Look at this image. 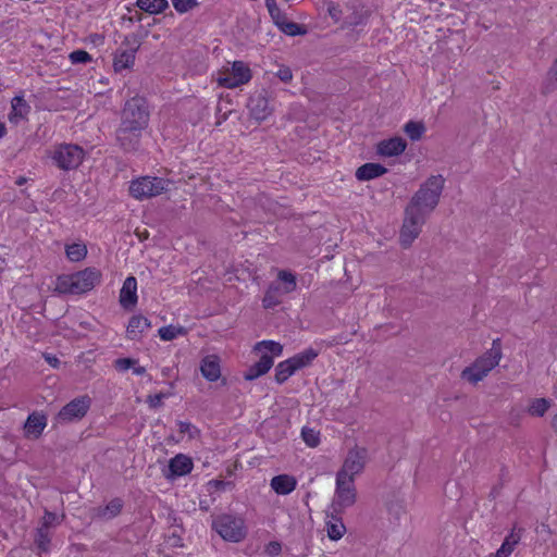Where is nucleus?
Listing matches in <instances>:
<instances>
[{"label": "nucleus", "instance_id": "4468645a", "mask_svg": "<svg viewBox=\"0 0 557 557\" xmlns=\"http://www.w3.org/2000/svg\"><path fill=\"white\" fill-rule=\"evenodd\" d=\"M248 108L251 117L257 121H263L272 113L270 101L263 92L251 96L249 98Z\"/></svg>", "mask_w": 557, "mask_h": 557}, {"label": "nucleus", "instance_id": "e2e57ef3", "mask_svg": "<svg viewBox=\"0 0 557 557\" xmlns=\"http://www.w3.org/2000/svg\"><path fill=\"white\" fill-rule=\"evenodd\" d=\"M213 483H214L218 487H221V485H224V482H223V481H213Z\"/></svg>", "mask_w": 557, "mask_h": 557}, {"label": "nucleus", "instance_id": "680f3d73", "mask_svg": "<svg viewBox=\"0 0 557 557\" xmlns=\"http://www.w3.org/2000/svg\"><path fill=\"white\" fill-rule=\"evenodd\" d=\"M552 426L557 431V413L554 416L552 420Z\"/></svg>", "mask_w": 557, "mask_h": 557}, {"label": "nucleus", "instance_id": "a19ab883", "mask_svg": "<svg viewBox=\"0 0 557 557\" xmlns=\"http://www.w3.org/2000/svg\"><path fill=\"white\" fill-rule=\"evenodd\" d=\"M278 278L281 282H283L285 284L284 290H283L285 294H288L296 288V277L290 272L281 271L278 273Z\"/></svg>", "mask_w": 557, "mask_h": 557}, {"label": "nucleus", "instance_id": "f704fd0d", "mask_svg": "<svg viewBox=\"0 0 557 557\" xmlns=\"http://www.w3.org/2000/svg\"><path fill=\"white\" fill-rule=\"evenodd\" d=\"M550 407V401L546 398H535L531 401L528 412L534 417H543Z\"/></svg>", "mask_w": 557, "mask_h": 557}, {"label": "nucleus", "instance_id": "2f4dec72", "mask_svg": "<svg viewBox=\"0 0 557 557\" xmlns=\"http://www.w3.org/2000/svg\"><path fill=\"white\" fill-rule=\"evenodd\" d=\"M296 372V369L292 362L287 359L280 362L275 368V381L278 384H283L289 376Z\"/></svg>", "mask_w": 557, "mask_h": 557}, {"label": "nucleus", "instance_id": "7c9ffc66", "mask_svg": "<svg viewBox=\"0 0 557 557\" xmlns=\"http://www.w3.org/2000/svg\"><path fill=\"white\" fill-rule=\"evenodd\" d=\"M65 253L70 261L78 262L86 258L87 247L84 244L74 243L65 247Z\"/></svg>", "mask_w": 557, "mask_h": 557}, {"label": "nucleus", "instance_id": "13d9d810", "mask_svg": "<svg viewBox=\"0 0 557 557\" xmlns=\"http://www.w3.org/2000/svg\"><path fill=\"white\" fill-rule=\"evenodd\" d=\"M132 368H133V372H134L135 374H137V375H143V374H145V373H146V369H145V367H140V366H138V367H132Z\"/></svg>", "mask_w": 557, "mask_h": 557}, {"label": "nucleus", "instance_id": "49530a36", "mask_svg": "<svg viewBox=\"0 0 557 557\" xmlns=\"http://www.w3.org/2000/svg\"><path fill=\"white\" fill-rule=\"evenodd\" d=\"M135 363L136 360L132 358H119L114 361L115 369L119 371H126L134 367Z\"/></svg>", "mask_w": 557, "mask_h": 557}, {"label": "nucleus", "instance_id": "a18cd8bd", "mask_svg": "<svg viewBox=\"0 0 557 557\" xmlns=\"http://www.w3.org/2000/svg\"><path fill=\"white\" fill-rule=\"evenodd\" d=\"M123 508V502L121 498H114L106 506V511L110 513L111 517L117 516Z\"/></svg>", "mask_w": 557, "mask_h": 557}, {"label": "nucleus", "instance_id": "bb28decb", "mask_svg": "<svg viewBox=\"0 0 557 557\" xmlns=\"http://www.w3.org/2000/svg\"><path fill=\"white\" fill-rule=\"evenodd\" d=\"M319 352L313 348H308L288 360L292 362L296 371L308 367L318 357Z\"/></svg>", "mask_w": 557, "mask_h": 557}, {"label": "nucleus", "instance_id": "4c0bfd02", "mask_svg": "<svg viewBox=\"0 0 557 557\" xmlns=\"http://www.w3.org/2000/svg\"><path fill=\"white\" fill-rule=\"evenodd\" d=\"M326 532L327 536L332 541H338L343 537L344 533L346 532V527L343 523V521H336V523H331L326 521Z\"/></svg>", "mask_w": 557, "mask_h": 557}, {"label": "nucleus", "instance_id": "412c9836", "mask_svg": "<svg viewBox=\"0 0 557 557\" xmlns=\"http://www.w3.org/2000/svg\"><path fill=\"white\" fill-rule=\"evenodd\" d=\"M273 366V357L264 354L261 356L259 361L250 366L247 371L244 373V379L246 381H252L258 379L259 376L265 374Z\"/></svg>", "mask_w": 557, "mask_h": 557}, {"label": "nucleus", "instance_id": "7ed1b4c3", "mask_svg": "<svg viewBox=\"0 0 557 557\" xmlns=\"http://www.w3.org/2000/svg\"><path fill=\"white\" fill-rule=\"evenodd\" d=\"M444 183L442 175H432L420 186L408 205L430 214L438 205Z\"/></svg>", "mask_w": 557, "mask_h": 557}, {"label": "nucleus", "instance_id": "aec40b11", "mask_svg": "<svg viewBox=\"0 0 557 557\" xmlns=\"http://www.w3.org/2000/svg\"><path fill=\"white\" fill-rule=\"evenodd\" d=\"M524 529L513 527L511 532L505 537L502 546L497 549L495 557H509L519 544Z\"/></svg>", "mask_w": 557, "mask_h": 557}, {"label": "nucleus", "instance_id": "4d7b16f0", "mask_svg": "<svg viewBox=\"0 0 557 557\" xmlns=\"http://www.w3.org/2000/svg\"><path fill=\"white\" fill-rule=\"evenodd\" d=\"M190 428H191V424L189 422H185V421L178 422V430L181 433L189 432Z\"/></svg>", "mask_w": 557, "mask_h": 557}, {"label": "nucleus", "instance_id": "393cba45", "mask_svg": "<svg viewBox=\"0 0 557 557\" xmlns=\"http://www.w3.org/2000/svg\"><path fill=\"white\" fill-rule=\"evenodd\" d=\"M30 107L22 96H16L12 99V111L9 115L11 122L17 123L20 120L25 119L29 113Z\"/></svg>", "mask_w": 557, "mask_h": 557}, {"label": "nucleus", "instance_id": "052dcab7", "mask_svg": "<svg viewBox=\"0 0 557 557\" xmlns=\"http://www.w3.org/2000/svg\"><path fill=\"white\" fill-rule=\"evenodd\" d=\"M5 134V125L0 122V138H2Z\"/></svg>", "mask_w": 557, "mask_h": 557}, {"label": "nucleus", "instance_id": "6e6d98bb", "mask_svg": "<svg viewBox=\"0 0 557 557\" xmlns=\"http://www.w3.org/2000/svg\"><path fill=\"white\" fill-rule=\"evenodd\" d=\"M330 510L331 511L326 513V516L329 518L327 522L336 523V521H342V517H341L342 512L334 511L331 508H330Z\"/></svg>", "mask_w": 557, "mask_h": 557}, {"label": "nucleus", "instance_id": "6ab92c4d", "mask_svg": "<svg viewBox=\"0 0 557 557\" xmlns=\"http://www.w3.org/2000/svg\"><path fill=\"white\" fill-rule=\"evenodd\" d=\"M47 425V417L44 413L33 412L28 416L24 431L26 436L38 438Z\"/></svg>", "mask_w": 557, "mask_h": 557}, {"label": "nucleus", "instance_id": "37998d69", "mask_svg": "<svg viewBox=\"0 0 557 557\" xmlns=\"http://www.w3.org/2000/svg\"><path fill=\"white\" fill-rule=\"evenodd\" d=\"M174 9L180 13H185L198 5L197 0H172Z\"/></svg>", "mask_w": 557, "mask_h": 557}, {"label": "nucleus", "instance_id": "8fccbe9b", "mask_svg": "<svg viewBox=\"0 0 557 557\" xmlns=\"http://www.w3.org/2000/svg\"><path fill=\"white\" fill-rule=\"evenodd\" d=\"M388 512L393 515L397 520L400 518V516L405 512V508L403 504L395 502L391 503L388 505Z\"/></svg>", "mask_w": 557, "mask_h": 557}, {"label": "nucleus", "instance_id": "473e14b6", "mask_svg": "<svg viewBox=\"0 0 557 557\" xmlns=\"http://www.w3.org/2000/svg\"><path fill=\"white\" fill-rule=\"evenodd\" d=\"M404 132L413 141L420 140L425 132L423 122L409 121L404 126Z\"/></svg>", "mask_w": 557, "mask_h": 557}, {"label": "nucleus", "instance_id": "dca6fc26", "mask_svg": "<svg viewBox=\"0 0 557 557\" xmlns=\"http://www.w3.org/2000/svg\"><path fill=\"white\" fill-rule=\"evenodd\" d=\"M137 281L134 276H128L120 292V304L123 308L129 309L137 304Z\"/></svg>", "mask_w": 557, "mask_h": 557}, {"label": "nucleus", "instance_id": "a878e982", "mask_svg": "<svg viewBox=\"0 0 557 557\" xmlns=\"http://www.w3.org/2000/svg\"><path fill=\"white\" fill-rule=\"evenodd\" d=\"M150 326V322L146 317L134 315L127 325V334L131 339H136L146 329Z\"/></svg>", "mask_w": 557, "mask_h": 557}, {"label": "nucleus", "instance_id": "c9c22d12", "mask_svg": "<svg viewBox=\"0 0 557 557\" xmlns=\"http://www.w3.org/2000/svg\"><path fill=\"white\" fill-rule=\"evenodd\" d=\"M35 543L40 552H48L50 546V533L47 528H38L35 535Z\"/></svg>", "mask_w": 557, "mask_h": 557}, {"label": "nucleus", "instance_id": "a211bd4d", "mask_svg": "<svg viewBox=\"0 0 557 557\" xmlns=\"http://www.w3.org/2000/svg\"><path fill=\"white\" fill-rule=\"evenodd\" d=\"M407 143L401 137H393L386 140H382L377 145V152L384 157L399 156L405 151Z\"/></svg>", "mask_w": 557, "mask_h": 557}, {"label": "nucleus", "instance_id": "09e8293b", "mask_svg": "<svg viewBox=\"0 0 557 557\" xmlns=\"http://www.w3.org/2000/svg\"><path fill=\"white\" fill-rule=\"evenodd\" d=\"M276 76L283 82V83H289L293 79V73L292 70L288 66H281L280 70L276 73Z\"/></svg>", "mask_w": 557, "mask_h": 557}, {"label": "nucleus", "instance_id": "f8f14e48", "mask_svg": "<svg viewBox=\"0 0 557 557\" xmlns=\"http://www.w3.org/2000/svg\"><path fill=\"white\" fill-rule=\"evenodd\" d=\"M367 454L368 451L366 448L356 447L350 449L337 474L355 479V475L360 473L364 468Z\"/></svg>", "mask_w": 557, "mask_h": 557}, {"label": "nucleus", "instance_id": "2eb2a0df", "mask_svg": "<svg viewBox=\"0 0 557 557\" xmlns=\"http://www.w3.org/2000/svg\"><path fill=\"white\" fill-rule=\"evenodd\" d=\"M194 463L190 457L184 454H177L169 462V474H165L168 479L183 476L188 474L193 470Z\"/></svg>", "mask_w": 557, "mask_h": 557}, {"label": "nucleus", "instance_id": "6e6552de", "mask_svg": "<svg viewBox=\"0 0 557 557\" xmlns=\"http://www.w3.org/2000/svg\"><path fill=\"white\" fill-rule=\"evenodd\" d=\"M169 184L161 177L144 176L131 183L129 193L136 199L151 198L166 191Z\"/></svg>", "mask_w": 557, "mask_h": 557}, {"label": "nucleus", "instance_id": "20e7f679", "mask_svg": "<svg viewBox=\"0 0 557 557\" xmlns=\"http://www.w3.org/2000/svg\"><path fill=\"white\" fill-rule=\"evenodd\" d=\"M211 527L224 541L233 543L243 541L247 534L244 520L228 513L214 517Z\"/></svg>", "mask_w": 557, "mask_h": 557}, {"label": "nucleus", "instance_id": "58836bf2", "mask_svg": "<svg viewBox=\"0 0 557 557\" xmlns=\"http://www.w3.org/2000/svg\"><path fill=\"white\" fill-rule=\"evenodd\" d=\"M186 331L182 326L168 325L162 326L159 330V335L163 341H172L177 337V335L185 334Z\"/></svg>", "mask_w": 557, "mask_h": 557}, {"label": "nucleus", "instance_id": "cd10ccee", "mask_svg": "<svg viewBox=\"0 0 557 557\" xmlns=\"http://www.w3.org/2000/svg\"><path fill=\"white\" fill-rule=\"evenodd\" d=\"M136 5L149 14H159L169 8V2L166 0H137Z\"/></svg>", "mask_w": 557, "mask_h": 557}, {"label": "nucleus", "instance_id": "72a5a7b5", "mask_svg": "<svg viewBox=\"0 0 557 557\" xmlns=\"http://www.w3.org/2000/svg\"><path fill=\"white\" fill-rule=\"evenodd\" d=\"M265 7L269 11L271 18L273 20L274 24L277 27H280L284 22L287 21L286 15L277 7V3L275 0H265Z\"/></svg>", "mask_w": 557, "mask_h": 557}, {"label": "nucleus", "instance_id": "e433bc0d", "mask_svg": "<svg viewBox=\"0 0 557 557\" xmlns=\"http://www.w3.org/2000/svg\"><path fill=\"white\" fill-rule=\"evenodd\" d=\"M278 29L288 36H298L305 35L307 29L304 25L297 24L295 22L286 21L284 22Z\"/></svg>", "mask_w": 557, "mask_h": 557}, {"label": "nucleus", "instance_id": "1a4fd4ad", "mask_svg": "<svg viewBox=\"0 0 557 557\" xmlns=\"http://www.w3.org/2000/svg\"><path fill=\"white\" fill-rule=\"evenodd\" d=\"M355 480L351 476H344L336 474V490L335 496L331 504V509L337 512H343L347 507L356 503V488Z\"/></svg>", "mask_w": 557, "mask_h": 557}, {"label": "nucleus", "instance_id": "f3484780", "mask_svg": "<svg viewBox=\"0 0 557 557\" xmlns=\"http://www.w3.org/2000/svg\"><path fill=\"white\" fill-rule=\"evenodd\" d=\"M200 372L206 380L218 381L221 376L220 358L215 355L203 357L200 361Z\"/></svg>", "mask_w": 557, "mask_h": 557}, {"label": "nucleus", "instance_id": "423d86ee", "mask_svg": "<svg viewBox=\"0 0 557 557\" xmlns=\"http://www.w3.org/2000/svg\"><path fill=\"white\" fill-rule=\"evenodd\" d=\"M428 215L420 211V209H414V207L407 205L399 237L404 248L410 247L412 242L419 236Z\"/></svg>", "mask_w": 557, "mask_h": 557}, {"label": "nucleus", "instance_id": "3c124183", "mask_svg": "<svg viewBox=\"0 0 557 557\" xmlns=\"http://www.w3.org/2000/svg\"><path fill=\"white\" fill-rule=\"evenodd\" d=\"M281 550H282V545H281V543L276 542V541L270 542L265 547V552L270 556H276L281 553Z\"/></svg>", "mask_w": 557, "mask_h": 557}, {"label": "nucleus", "instance_id": "9d476101", "mask_svg": "<svg viewBox=\"0 0 557 557\" xmlns=\"http://www.w3.org/2000/svg\"><path fill=\"white\" fill-rule=\"evenodd\" d=\"M146 128L139 126L124 125L120 123L115 132V139L124 152L137 151L140 147L143 132Z\"/></svg>", "mask_w": 557, "mask_h": 557}, {"label": "nucleus", "instance_id": "4be33fe9", "mask_svg": "<svg viewBox=\"0 0 557 557\" xmlns=\"http://www.w3.org/2000/svg\"><path fill=\"white\" fill-rule=\"evenodd\" d=\"M270 485L275 493L280 495H287L296 488L297 481L292 475L280 474L271 480Z\"/></svg>", "mask_w": 557, "mask_h": 557}, {"label": "nucleus", "instance_id": "5fc2aeb1", "mask_svg": "<svg viewBox=\"0 0 557 557\" xmlns=\"http://www.w3.org/2000/svg\"><path fill=\"white\" fill-rule=\"evenodd\" d=\"M44 359L54 369L59 368L60 360L51 354L45 352L42 354Z\"/></svg>", "mask_w": 557, "mask_h": 557}, {"label": "nucleus", "instance_id": "ddd939ff", "mask_svg": "<svg viewBox=\"0 0 557 557\" xmlns=\"http://www.w3.org/2000/svg\"><path fill=\"white\" fill-rule=\"evenodd\" d=\"M251 79V71L243 61H235L230 73L219 79L220 85L226 88H235Z\"/></svg>", "mask_w": 557, "mask_h": 557}, {"label": "nucleus", "instance_id": "79ce46f5", "mask_svg": "<svg viewBox=\"0 0 557 557\" xmlns=\"http://www.w3.org/2000/svg\"><path fill=\"white\" fill-rule=\"evenodd\" d=\"M302 440L310 447H315L320 443L319 433H317L313 429L304 428L301 431Z\"/></svg>", "mask_w": 557, "mask_h": 557}, {"label": "nucleus", "instance_id": "39448f33", "mask_svg": "<svg viewBox=\"0 0 557 557\" xmlns=\"http://www.w3.org/2000/svg\"><path fill=\"white\" fill-rule=\"evenodd\" d=\"M149 116L150 113L146 99L143 97H133L124 104L121 112V123L147 128Z\"/></svg>", "mask_w": 557, "mask_h": 557}, {"label": "nucleus", "instance_id": "c85d7f7f", "mask_svg": "<svg viewBox=\"0 0 557 557\" xmlns=\"http://www.w3.org/2000/svg\"><path fill=\"white\" fill-rule=\"evenodd\" d=\"M282 288L280 284H272L267 289L262 299L263 307L265 309H273L282 302L281 300Z\"/></svg>", "mask_w": 557, "mask_h": 557}, {"label": "nucleus", "instance_id": "c03bdc74", "mask_svg": "<svg viewBox=\"0 0 557 557\" xmlns=\"http://www.w3.org/2000/svg\"><path fill=\"white\" fill-rule=\"evenodd\" d=\"M70 60L73 64L87 63L91 61V55L85 50H75L70 53Z\"/></svg>", "mask_w": 557, "mask_h": 557}, {"label": "nucleus", "instance_id": "9b49d317", "mask_svg": "<svg viewBox=\"0 0 557 557\" xmlns=\"http://www.w3.org/2000/svg\"><path fill=\"white\" fill-rule=\"evenodd\" d=\"M89 407L90 398L88 396L74 398L59 411L57 420L59 422H72L74 420H79L85 417Z\"/></svg>", "mask_w": 557, "mask_h": 557}, {"label": "nucleus", "instance_id": "bf43d9fd", "mask_svg": "<svg viewBox=\"0 0 557 557\" xmlns=\"http://www.w3.org/2000/svg\"><path fill=\"white\" fill-rule=\"evenodd\" d=\"M26 181H27V180H26V177H24V176H20V177L15 181V184H16V185H18V186H21V185L25 184V183H26Z\"/></svg>", "mask_w": 557, "mask_h": 557}, {"label": "nucleus", "instance_id": "864d4df0", "mask_svg": "<svg viewBox=\"0 0 557 557\" xmlns=\"http://www.w3.org/2000/svg\"><path fill=\"white\" fill-rule=\"evenodd\" d=\"M327 11H329L330 16L332 18H334L335 21H338L342 16V10L339 9V7L337 4H334L333 2H331L329 4Z\"/></svg>", "mask_w": 557, "mask_h": 557}, {"label": "nucleus", "instance_id": "f03ea898", "mask_svg": "<svg viewBox=\"0 0 557 557\" xmlns=\"http://www.w3.org/2000/svg\"><path fill=\"white\" fill-rule=\"evenodd\" d=\"M502 342L496 338L492 343V347L479 357L471 366L465 368L461 372V379L476 384L482 381L502 359Z\"/></svg>", "mask_w": 557, "mask_h": 557}, {"label": "nucleus", "instance_id": "0e129e2a", "mask_svg": "<svg viewBox=\"0 0 557 557\" xmlns=\"http://www.w3.org/2000/svg\"><path fill=\"white\" fill-rule=\"evenodd\" d=\"M222 384H223V385H225V384H226V380H225V379H223V380H222Z\"/></svg>", "mask_w": 557, "mask_h": 557}, {"label": "nucleus", "instance_id": "c756f323", "mask_svg": "<svg viewBox=\"0 0 557 557\" xmlns=\"http://www.w3.org/2000/svg\"><path fill=\"white\" fill-rule=\"evenodd\" d=\"M557 89V58L549 67L542 85V94L549 95Z\"/></svg>", "mask_w": 557, "mask_h": 557}, {"label": "nucleus", "instance_id": "ea45409f", "mask_svg": "<svg viewBox=\"0 0 557 557\" xmlns=\"http://www.w3.org/2000/svg\"><path fill=\"white\" fill-rule=\"evenodd\" d=\"M255 349L261 350L265 349L271 352L273 356H281L283 352V346L274 341H262L256 344Z\"/></svg>", "mask_w": 557, "mask_h": 557}, {"label": "nucleus", "instance_id": "b1692460", "mask_svg": "<svg viewBox=\"0 0 557 557\" xmlns=\"http://www.w3.org/2000/svg\"><path fill=\"white\" fill-rule=\"evenodd\" d=\"M137 47H132L126 50L119 51L114 57L113 66L116 72L129 69L133 66L135 61V53L137 51Z\"/></svg>", "mask_w": 557, "mask_h": 557}, {"label": "nucleus", "instance_id": "f257e3e1", "mask_svg": "<svg viewBox=\"0 0 557 557\" xmlns=\"http://www.w3.org/2000/svg\"><path fill=\"white\" fill-rule=\"evenodd\" d=\"M100 278L101 273L95 268H86L70 275H60L57 278L55 292L59 294L81 295L91 290L100 283Z\"/></svg>", "mask_w": 557, "mask_h": 557}, {"label": "nucleus", "instance_id": "603ef678", "mask_svg": "<svg viewBox=\"0 0 557 557\" xmlns=\"http://www.w3.org/2000/svg\"><path fill=\"white\" fill-rule=\"evenodd\" d=\"M57 521V515L50 511H46L45 516L42 518V524L41 528L49 529L50 525H52Z\"/></svg>", "mask_w": 557, "mask_h": 557}, {"label": "nucleus", "instance_id": "5701e85b", "mask_svg": "<svg viewBox=\"0 0 557 557\" xmlns=\"http://www.w3.org/2000/svg\"><path fill=\"white\" fill-rule=\"evenodd\" d=\"M386 172L387 169L380 163H366L357 169L356 178L358 181H370L382 176Z\"/></svg>", "mask_w": 557, "mask_h": 557}, {"label": "nucleus", "instance_id": "de8ad7c7", "mask_svg": "<svg viewBox=\"0 0 557 557\" xmlns=\"http://www.w3.org/2000/svg\"><path fill=\"white\" fill-rule=\"evenodd\" d=\"M168 395L164 394V393H158V394H154V395H149L147 397V403L149 404V406L151 408H159L162 406V400L163 398H165Z\"/></svg>", "mask_w": 557, "mask_h": 557}, {"label": "nucleus", "instance_id": "0eeeda50", "mask_svg": "<svg viewBox=\"0 0 557 557\" xmlns=\"http://www.w3.org/2000/svg\"><path fill=\"white\" fill-rule=\"evenodd\" d=\"M85 158V151L75 144H61L55 146L52 154L54 164L64 171L77 169Z\"/></svg>", "mask_w": 557, "mask_h": 557}]
</instances>
